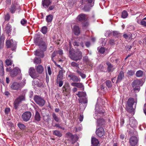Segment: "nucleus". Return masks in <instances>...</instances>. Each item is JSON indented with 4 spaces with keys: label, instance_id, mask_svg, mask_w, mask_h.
I'll return each mask as SVG.
<instances>
[{
    "label": "nucleus",
    "instance_id": "f704fd0d",
    "mask_svg": "<svg viewBox=\"0 0 146 146\" xmlns=\"http://www.w3.org/2000/svg\"><path fill=\"white\" fill-rule=\"evenodd\" d=\"M85 98H79L78 100L79 102L81 104H86L88 102L86 98L85 97Z\"/></svg>",
    "mask_w": 146,
    "mask_h": 146
},
{
    "label": "nucleus",
    "instance_id": "338daca9",
    "mask_svg": "<svg viewBox=\"0 0 146 146\" xmlns=\"http://www.w3.org/2000/svg\"><path fill=\"white\" fill-rule=\"evenodd\" d=\"M134 89V91H139L140 89V88L139 86H135L134 88H133Z\"/></svg>",
    "mask_w": 146,
    "mask_h": 146
},
{
    "label": "nucleus",
    "instance_id": "ddd939ff",
    "mask_svg": "<svg viewBox=\"0 0 146 146\" xmlns=\"http://www.w3.org/2000/svg\"><path fill=\"white\" fill-rule=\"evenodd\" d=\"M73 44L75 48H77L80 46L83 48L84 46L83 42L80 39H78L74 40L73 42Z\"/></svg>",
    "mask_w": 146,
    "mask_h": 146
},
{
    "label": "nucleus",
    "instance_id": "4d7b16f0",
    "mask_svg": "<svg viewBox=\"0 0 146 146\" xmlns=\"http://www.w3.org/2000/svg\"><path fill=\"white\" fill-rule=\"evenodd\" d=\"M54 127H58V128L62 129L63 130H64L65 129L64 127H62L61 126H60V124L58 123H55L54 125Z\"/></svg>",
    "mask_w": 146,
    "mask_h": 146
},
{
    "label": "nucleus",
    "instance_id": "4be33fe9",
    "mask_svg": "<svg viewBox=\"0 0 146 146\" xmlns=\"http://www.w3.org/2000/svg\"><path fill=\"white\" fill-rule=\"evenodd\" d=\"M106 64L108 66L107 68V70L109 72H112L115 70V68H113V66L110 62H107Z\"/></svg>",
    "mask_w": 146,
    "mask_h": 146
},
{
    "label": "nucleus",
    "instance_id": "49530a36",
    "mask_svg": "<svg viewBox=\"0 0 146 146\" xmlns=\"http://www.w3.org/2000/svg\"><path fill=\"white\" fill-rule=\"evenodd\" d=\"M62 80V79H57L56 80L57 83L59 84V86L60 87H61L63 84V82Z\"/></svg>",
    "mask_w": 146,
    "mask_h": 146
},
{
    "label": "nucleus",
    "instance_id": "473e14b6",
    "mask_svg": "<svg viewBox=\"0 0 146 146\" xmlns=\"http://www.w3.org/2000/svg\"><path fill=\"white\" fill-rule=\"evenodd\" d=\"M76 72L82 78L84 79L86 78V75L83 73L82 71H81L78 70H76Z\"/></svg>",
    "mask_w": 146,
    "mask_h": 146
},
{
    "label": "nucleus",
    "instance_id": "9d476101",
    "mask_svg": "<svg viewBox=\"0 0 146 146\" xmlns=\"http://www.w3.org/2000/svg\"><path fill=\"white\" fill-rule=\"evenodd\" d=\"M96 135L100 137H101L104 135L105 131L103 127H100L96 129Z\"/></svg>",
    "mask_w": 146,
    "mask_h": 146
},
{
    "label": "nucleus",
    "instance_id": "dca6fc26",
    "mask_svg": "<svg viewBox=\"0 0 146 146\" xmlns=\"http://www.w3.org/2000/svg\"><path fill=\"white\" fill-rule=\"evenodd\" d=\"M68 77L70 78V80H72L74 82H80V79L74 75V73H72L68 76Z\"/></svg>",
    "mask_w": 146,
    "mask_h": 146
},
{
    "label": "nucleus",
    "instance_id": "680f3d73",
    "mask_svg": "<svg viewBox=\"0 0 146 146\" xmlns=\"http://www.w3.org/2000/svg\"><path fill=\"white\" fill-rule=\"evenodd\" d=\"M56 5L55 4H54L49 7V10L51 11L53 10L55 8Z\"/></svg>",
    "mask_w": 146,
    "mask_h": 146
},
{
    "label": "nucleus",
    "instance_id": "6e6552de",
    "mask_svg": "<svg viewBox=\"0 0 146 146\" xmlns=\"http://www.w3.org/2000/svg\"><path fill=\"white\" fill-rule=\"evenodd\" d=\"M31 113L29 111H27L21 115L22 120L25 122L29 121L31 116Z\"/></svg>",
    "mask_w": 146,
    "mask_h": 146
},
{
    "label": "nucleus",
    "instance_id": "58836bf2",
    "mask_svg": "<svg viewBox=\"0 0 146 146\" xmlns=\"http://www.w3.org/2000/svg\"><path fill=\"white\" fill-rule=\"evenodd\" d=\"M34 62L36 64H39L41 62V59L40 58L36 57L35 58Z\"/></svg>",
    "mask_w": 146,
    "mask_h": 146
},
{
    "label": "nucleus",
    "instance_id": "8fccbe9b",
    "mask_svg": "<svg viewBox=\"0 0 146 146\" xmlns=\"http://www.w3.org/2000/svg\"><path fill=\"white\" fill-rule=\"evenodd\" d=\"M106 84L108 88H111L112 86V84L111 81L110 80H107L106 82Z\"/></svg>",
    "mask_w": 146,
    "mask_h": 146
},
{
    "label": "nucleus",
    "instance_id": "6e6d98bb",
    "mask_svg": "<svg viewBox=\"0 0 146 146\" xmlns=\"http://www.w3.org/2000/svg\"><path fill=\"white\" fill-rule=\"evenodd\" d=\"M83 61L86 63H88L89 62V59L87 56H86L83 58Z\"/></svg>",
    "mask_w": 146,
    "mask_h": 146
},
{
    "label": "nucleus",
    "instance_id": "b1692460",
    "mask_svg": "<svg viewBox=\"0 0 146 146\" xmlns=\"http://www.w3.org/2000/svg\"><path fill=\"white\" fill-rule=\"evenodd\" d=\"M86 15L84 14L79 15L77 17V19L80 21H84L86 19Z\"/></svg>",
    "mask_w": 146,
    "mask_h": 146
},
{
    "label": "nucleus",
    "instance_id": "2eb2a0df",
    "mask_svg": "<svg viewBox=\"0 0 146 146\" xmlns=\"http://www.w3.org/2000/svg\"><path fill=\"white\" fill-rule=\"evenodd\" d=\"M19 6L17 3H12L11 7L9 8V11L12 13H15L16 9H19Z\"/></svg>",
    "mask_w": 146,
    "mask_h": 146
},
{
    "label": "nucleus",
    "instance_id": "a211bd4d",
    "mask_svg": "<svg viewBox=\"0 0 146 146\" xmlns=\"http://www.w3.org/2000/svg\"><path fill=\"white\" fill-rule=\"evenodd\" d=\"M142 85L143 83L141 80L138 79L134 80L132 82V84L133 88L136 86H141Z\"/></svg>",
    "mask_w": 146,
    "mask_h": 146
},
{
    "label": "nucleus",
    "instance_id": "9b49d317",
    "mask_svg": "<svg viewBox=\"0 0 146 146\" xmlns=\"http://www.w3.org/2000/svg\"><path fill=\"white\" fill-rule=\"evenodd\" d=\"M29 75L33 78H35L38 77L35 70L33 67L30 68L29 69Z\"/></svg>",
    "mask_w": 146,
    "mask_h": 146
},
{
    "label": "nucleus",
    "instance_id": "7c9ffc66",
    "mask_svg": "<svg viewBox=\"0 0 146 146\" xmlns=\"http://www.w3.org/2000/svg\"><path fill=\"white\" fill-rule=\"evenodd\" d=\"M41 117L39 113L37 111H36L35 116V120L37 121H39L40 120Z\"/></svg>",
    "mask_w": 146,
    "mask_h": 146
},
{
    "label": "nucleus",
    "instance_id": "5fc2aeb1",
    "mask_svg": "<svg viewBox=\"0 0 146 146\" xmlns=\"http://www.w3.org/2000/svg\"><path fill=\"white\" fill-rule=\"evenodd\" d=\"M127 74L131 76L134 74L135 71L132 70H128Z\"/></svg>",
    "mask_w": 146,
    "mask_h": 146
},
{
    "label": "nucleus",
    "instance_id": "2f4dec72",
    "mask_svg": "<svg viewBox=\"0 0 146 146\" xmlns=\"http://www.w3.org/2000/svg\"><path fill=\"white\" fill-rule=\"evenodd\" d=\"M53 18V15L51 14H49L46 16V21L48 23H51L52 21Z\"/></svg>",
    "mask_w": 146,
    "mask_h": 146
},
{
    "label": "nucleus",
    "instance_id": "aec40b11",
    "mask_svg": "<svg viewBox=\"0 0 146 146\" xmlns=\"http://www.w3.org/2000/svg\"><path fill=\"white\" fill-rule=\"evenodd\" d=\"M124 77V73L123 71H121L119 73L116 81V83L121 82V80L123 79Z\"/></svg>",
    "mask_w": 146,
    "mask_h": 146
},
{
    "label": "nucleus",
    "instance_id": "a878e982",
    "mask_svg": "<svg viewBox=\"0 0 146 146\" xmlns=\"http://www.w3.org/2000/svg\"><path fill=\"white\" fill-rule=\"evenodd\" d=\"M44 70L43 67L41 65H38L36 67V70L39 74L42 73Z\"/></svg>",
    "mask_w": 146,
    "mask_h": 146
},
{
    "label": "nucleus",
    "instance_id": "0eeeda50",
    "mask_svg": "<svg viewBox=\"0 0 146 146\" xmlns=\"http://www.w3.org/2000/svg\"><path fill=\"white\" fill-rule=\"evenodd\" d=\"M6 46L7 48H11L12 50H15L16 48L17 44L12 39L7 40L6 41Z\"/></svg>",
    "mask_w": 146,
    "mask_h": 146
},
{
    "label": "nucleus",
    "instance_id": "20e7f679",
    "mask_svg": "<svg viewBox=\"0 0 146 146\" xmlns=\"http://www.w3.org/2000/svg\"><path fill=\"white\" fill-rule=\"evenodd\" d=\"M33 99L36 103L40 107L43 106L45 104V101L40 96L35 95Z\"/></svg>",
    "mask_w": 146,
    "mask_h": 146
},
{
    "label": "nucleus",
    "instance_id": "39448f33",
    "mask_svg": "<svg viewBox=\"0 0 146 146\" xmlns=\"http://www.w3.org/2000/svg\"><path fill=\"white\" fill-rule=\"evenodd\" d=\"M25 85L22 82H14L11 84V88L12 90H18L21 89Z\"/></svg>",
    "mask_w": 146,
    "mask_h": 146
},
{
    "label": "nucleus",
    "instance_id": "412c9836",
    "mask_svg": "<svg viewBox=\"0 0 146 146\" xmlns=\"http://www.w3.org/2000/svg\"><path fill=\"white\" fill-rule=\"evenodd\" d=\"M129 124L131 127H134L136 126L137 123L133 117H131L129 118Z\"/></svg>",
    "mask_w": 146,
    "mask_h": 146
},
{
    "label": "nucleus",
    "instance_id": "f8f14e48",
    "mask_svg": "<svg viewBox=\"0 0 146 146\" xmlns=\"http://www.w3.org/2000/svg\"><path fill=\"white\" fill-rule=\"evenodd\" d=\"M106 124V121L104 119L100 118L97 120V126H100L102 127H105Z\"/></svg>",
    "mask_w": 146,
    "mask_h": 146
},
{
    "label": "nucleus",
    "instance_id": "864d4df0",
    "mask_svg": "<svg viewBox=\"0 0 146 146\" xmlns=\"http://www.w3.org/2000/svg\"><path fill=\"white\" fill-rule=\"evenodd\" d=\"M10 18V15L9 13H7L5 16V21H9Z\"/></svg>",
    "mask_w": 146,
    "mask_h": 146
},
{
    "label": "nucleus",
    "instance_id": "603ef678",
    "mask_svg": "<svg viewBox=\"0 0 146 146\" xmlns=\"http://www.w3.org/2000/svg\"><path fill=\"white\" fill-rule=\"evenodd\" d=\"M21 23L22 25L25 26L26 25V24H27V21L25 19H23L21 21Z\"/></svg>",
    "mask_w": 146,
    "mask_h": 146
},
{
    "label": "nucleus",
    "instance_id": "7ed1b4c3",
    "mask_svg": "<svg viewBox=\"0 0 146 146\" xmlns=\"http://www.w3.org/2000/svg\"><path fill=\"white\" fill-rule=\"evenodd\" d=\"M62 93L65 96L69 98L70 96L71 89L68 83H65L62 88Z\"/></svg>",
    "mask_w": 146,
    "mask_h": 146
},
{
    "label": "nucleus",
    "instance_id": "f3484780",
    "mask_svg": "<svg viewBox=\"0 0 146 146\" xmlns=\"http://www.w3.org/2000/svg\"><path fill=\"white\" fill-rule=\"evenodd\" d=\"M34 54L40 58H43L44 56V52L41 49H37L35 52Z\"/></svg>",
    "mask_w": 146,
    "mask_h": 146
},
{
    "label": "nucleus",
    "instance_id": "f03ea898",
    "mask_svg": "<svg viewBox=\"0 0 146 146\" xmlns=\"http://www.w3.org/2000/svg\"><path fill=\"white\" fill-rule=\"evenodd\" d=\"M25 100V94L23 93L20 95L15 100L14 102V106L15 109H17L20 104L23 101Z\"/></svg>",
    "mask_w": 146,
    "mask_h": 146
},
{
    "label": "nucleus",
    "instance_id": "3c124183",
    "mask_svg": "<svg viewBox=\"0 0 146 146\" xmlns=\"http://www.w3.org/2000/svg\"><path fill=\"white\" fill-rule=\"evenodd\" d=\"M47 31V28L46 26L43 27L41 29L42 32L44 34L46 33Z\"/></svg>",
    "mask_w": 146,
    "mask_h": 146
},
{
    "label": "nucleus",
    "instance_id": "cd10ccee",
    "mask_svg": "<svg viewBox=\"0 0 146 146\" xmlns=\"http://www.w3.org/2000/svg\"><path fill=\"white\" fill-rule=\"evenodd\" d=\"M0 69H1L0 75L3 76L4 75L3 63V62L1 60H0Z\"/></svg>",
    "mask_w": 146,
    "mask_h": 146
},
{
    "label": "nucleus",
    "instance_id": "e433bc0d",
    "mask_svg": "<svg viewBox=\"0 0 146 146\" xmlns=\"http://www.w3.org/2000/svg\"><path fill=\"white\" fill-rule=\"evenodd\" d=\"M53 134L54 135L59 137H60L62 135V134L59 131L57 130L54 131Z\"/></svg>",
    "mask_w": 146,
    "mask_h": 146
},
{
    "label": "nucleus",
    "instance_id": "e2e57ef3",
    "mask_svg": "<svg viewBox=\"0 0 146 146\" xmlns=\"http://www.w3.org/2000/svg\"><path fill=\"white\" fill-rule=\"evenodd\" d=\"M57 53L58 52L57 51H54L52 54L51 56V58H53L55 57Z\"/></svg>",
    "mask_w": 146,
    "mask_h": 146
},
{
    "label": "nucleus",
    "instance_id": "f257e3e1",
    "mask_svg": "<svg viewBox=\"0 0 146 146\" xmlns=\"http://www.w3.org/2000/svg\"><path fill=\"white\" fill-rule=\"evenodd\" d=\"M82 52L79 49H74L70 48L69 51V56L72 60L77 61L82 58Z\"/></svg>",
    "mask_w": 146,
    "mask_h": 146
},
{
    "label": "nucleus",
    "instance_id": "bf43d9fd",
    "mask_svg": "<svg viewBox=\"0 0 146 146\" xmlns=\"http://www.w3.org/2000/svg\"><path fill=\"white\" fill-rule=\"evenodd\" d=\"M10 111L9 108H6L5 110V112L6 114L8 115Z\"/></svg>",
    "mask_w": 146,
    "mask_h": 146
},
{
    "label": "nucleus",
    "instance_id": "c9c22d12",
    "mask_svg": "<svg viewBox=\"0 0 146 146\" xmlns=\"http://www.w3.org/2000/svg\"><path fill=\"white\" fill-rule=\"evenodd\" d=\"M40 47L41 49V50L44 52L46 51V46L45 44L44 43H42V44L40 45Z\"/></svg>",
    "mask_w": 146,
    "mask_h": 146
},
{
    "label": "nucleus",
    "instance_id": "0e129e2a",
    "mask_svg": "<svg viewBox=\"0 0 146 146\" xmlns=\"http://www.w3.org/2000/svg\"><path fill=\"white\" fill-rule=\"evenodd\" d=\"M124 123V119L121 117L120 119V125L121 126H123V124Z\"/></svg>",
    "mask_w": 146,
    "mask_h": 146
},
{
    "label": "nucleus",
    "instance_id": "a19ab883",
    "mask_svg": "<svg viewBox=\"0 0 146 146\" xmlns=\"http://www.w3.org/2000/svg\"><path fill=\"white\" fill-rule=\"evenodd\" d=\"M5 63L7 66H9L13 64V61L10 59H7L5 61Z\"/></svg>",
    "mask_w": 146,
    "mask_h": 146
},
{
    "label": "nucleus",
    "instance_id": "ea45409f",
    "mask_svg": "<svg viewBox=\"0 0 146 146\" xmlns=\"http://www.w3.org/2000/svg\"><path fill=\"white\" fill-rule=\"evenodd\" d=\"M18 127L22 130H26V127L23 124L19 123L17 124Z\"/></svg>",
    "mask_w": 146,
    "mask_h": 146
},
{
    "label": "nucleus",
    "instance_id": "c756f323",
    "mask_svg": "<svg viewBox=\"0 0 146 146\" xmlns=\"http://www.w3.org/2000/svg\"><path fill=\"white\" fill-rule=\"evenodd\" d=\"M5 29L6 33L9 34L11 32L12 30L11 26L8 23L6 24Z\"/></svg>",
    "mask_w": 146,
    "mask_h": 146
},
{
    "label": "nucleus",
    "instance_id": "1a4fd4ad",
    "mask_svg": "<svg viewBox=\"0 0 146 146\" xmlns=\"http://www.w3.org/2000/svg\"><path fill=\"white\" fill-rule=\"evenodd\" d=\"M21 73V70L17 67L13 68L10 72L11 76L12 77L16 76L18 74Z\"/></svg>",
    "mask_w": 146,
    "mask_h": 146
},
{
    "label": "nucleus",
    "instance_id": "052dcab7",
    "mask_svg": "<svg viewBox=\"0 0 146 146\" xmlns=\"http://www.w3.org/2000/svg\"><path fill=\"white\" fill-rule=\"evenodd\" d=\"M109 43L110 44V45H113L114 44V40L113 39H110L109 42Z\"/></svg>",
    "mask_w": 146,
    "mask_h": 146
},
{
    "label": "nucleus",
    "instance_id": "4468645a",
    "mask_svg": "<svg viewBox=\"0 0 146 146\" xmlns=\"http://www.w3.org/2000/svg\"><path fill=\"white\" fill-rule=\"evenodd\" d=\"M138 142L137 138L134 136L131 137L129 140V143L130 145L132 146H135Z\"/></svg>",
    "mask_w": 146,
    "mask_h": 146
},
{
    "label": "nucleus",
    "instance_id": "c03bdc74",
    "mask_svg": "<svg viewBox=\"0 0 146 146\" xmlns=\"http://www.w3.org/2000/svg\"><path fill=\"white\" fill-rule=\"evenodd\" d=\"M76 87L82 89V90H84V86L81 83H77Z\"/></svg>",
    "mask_w": 146,
    "mask_h": 146
},
{
    "label": "nucleus",
    "instance_id": "72a5a7b5",
    "mask_svg": "<svg viewBox=\"0 0 146 146\" xmlns=\"http://www.w3.org/2000/svg\"><path fill=\"white\" fill-rule=\"evenodd\" d=\"M76 95L79 98H81L82 97H86V94L85 92H78V93L76 94Z\"/></svg>",
    "mask_w": 146,
    "mask_h": 146
},
{
    "label": "nucleus",
    "instance_id": "4c0bfd02",
    "mask_svg": "<svg viewBox=\"0 0 146 146\" xmlns=\"http://www.w3.org/2000/svg\"><path fill=\"white\" fill-rule=\"evenodd\" d=\"M143 74V71L141 70H139L136 72L135 75L137 77H142Z\"/></svg>",
    "mask_w": 146,
    "mask_h": 146
},
{
    "label": "nucleus",
    "instance_id": "bb28decb",
    "mask_svg": "<svg viewBox=\"0 0 146 146\" xmlns=\"http://www.w3.org/2000/svg\"><path fill=\"white\" fill-rule=\"evenodd\" d=\"M52 116L56 122H59L61 121V119L60 117H58L54 113H53L52 114Z\"/></svg>",
    "mask_w": 146,
    "mask_h": 146
},
{
    "label": "nucleus",
    "instance_id": "a18cd8bd",
    "mask_svg": "<svg viewBox=\"0 0 146 146\" xmlns=\"http://www.w3.org/2000/svg\"><path fill=\"white\" fill-rule=\"evenodd\" d=\"M63 70H62L59 71L57 79H62L63 77Z\"/></svg>",
    "mask_w": 146,
    "mask_h": 146
},
{
    "label": "nucleus",
    "instance_id": "13d9d810",
    "mask_svg": "<svg viewBox=\"0 0 146 146\" xmlns=\"http://www.w3.org/2000/svg\"><path fill=\"white\" fill-rule=\"evenodd\" d=\"M99 52L101 54H103L105 52V49L104 47H102L99 50Z\"/></svg>",
    "mask_w": 146,
    "mask_h": 146
},
{
    "label": "nucleus",
    "instance_id": "09e8293b",
    "mask_svg": "<svg viewBox=\"0 0 146 146\" xmlns=\"http://www.w3.org/2000/svg\"><path fill=\"white\" fill-rule=\"evenodd\" d=\"M128 15V13L126 11H124L122 13L121 17L124 19L126 18Z\"/></svg>",
    "mask_w": 146,
    "mask_h": 146
},
{
    "label": "nucleus",
    "instance_id": "5701e85b",
    "mask_svg": "<svg viewBox=\"0 0 146 146\" xmlns=\"http://www.w3.org/2000/svg\"><path fill=\"white\" fill-rule=\"evenodd\" d=\"M73 31L74 34L76 36H78L80 33V28L78 26H75L74 27Z\"/></svg>",
    "mask_w": 146,
    "mask_h": 146
},
{
    "label": "nucleus",
    "instance_id": "79ce46f5",
    "mask_svg": "<svg viewBox=\"0 0 146 146\" xmlns=\"http://www.w3.org/2000/svg\"><path fill=\"white\" fill-rule=\"evenodd\" d=\"M113 36L118 38L121 36V34L118 31H113Z\"/></svg>",
    "mask_w": 146,
    "mask_h": 146
},
{
    "label": "nucleus",
    "instance_id": "774afa93",
    "mask_svg": "<svg viewBox=\"0 0 146 146\" xmlns=\"http://www.w3.org/2000/svg\"><path fill=\"white\" fill-rule=\"evenodd\" d=\"M48 71L49 74L50 75L52 74V72L50 66H48Z\"/></svg>",
    "mask_w": 146,
    "mask_h": 146
},
{
    "label": "nucleus",
    "instance_id": "423d86ee",
    "mask_svg": "<svg viewBox=\"0 0 146 146\" xmlns=\"http://www.w3.org/2000/svg\"><path fill=\"white\" fill-rule=\"evenodd\" d=\"M127 104L129 108H127V111L130 113H133V106L135 103L134 98H129L127 101Z\"/></svg>",
    "mask_w": 146,
    "mask_h": 146
},
{
    "label": "nucleus",
    "instance_id": "6ab92c4d",
    "mask_svg": "<svg viewBox=\"0 0 146 146\" xmlns=\"http://www.w3.org/2000/svg\"><path fill=\"white\" fill-rule=\"evenodd\" d=\"M66 136L70 141L72 142V143H74L76 141L74 139L75 137H74L71 133L70 132L66 134Z\"/></svg>",
    "mask_w": 146,
    "mask_h": 146
},
{
    "label": "nucleus",
    "instance_id": "c85d7f7f",
    "mask_svg": "<svg viewBox=\"0 0 146 146\" xmlns=\"http://www.w3.org/2000/svg\"><path fill=\"white\" fill-rule=\"evenodd\" d=\"M91 142L92 144L94 146H97L99 143L98 139L95 137L92 138Z\"/></svg>",
    "mask_w": 146,
    "mask_h": 146
},
{
    "label": "nucleus",
    "instance_id": "69168bd1",
    "mask_svg": "<svg viewBox=\"0 0 146 146\" xmlns=\"http://www.w3.org/2000/svg\"><path fill=\"white\" fill-rule=\"evenodd\" d=\"M140 24L146 27V21H144V20H142L140 23Z\"/></svg>",
    "mask_w": 146,
    "mask_h": 146
},
{
    "label": "nucleus",
    "instance_id": "37998d69",
    "mask_svg": "<svg viewBox=\"0 0 146 146\" xmlns=\"http://www.w3.org/2000/svg\"><path fill=\"white\" fill-rule=\"evenodd\" d=\"M4 39L2 36H1L0 37V49H2L4 45Z\"/></svg>",
    "mask_w": 146,
    "mask_h": 146
},
{
    "label": "nucleus",
    "instance_id": "de8ad7c7",
    "mask_svg": "<svg viewBox=\"0 0 146 146\" xmlns=\"http://www.w3.org/2000/svg\"><path fill=\"white\" fill-rule=\"evenodd\" d=\"M71 66L74 67H77L79 68V64L74 62H72L70 63Z\"/></svg>",
    "mask_w": 146,
    "mask_h": 146
},
{
    "label": "nucleus",
    "instance_id": "393cba45",
    "mask_svg": "<svg viewBox=\"0 0 146 146\" xmlns=\"http://www.w3.org/2000/svg\"><path fill=\"white\" fill-rule=\"evenodd\" d=\"M51 3L50 0H42V4L44 7L46 6L48 7Z\"/></svg>",
    "mask_w": 146,
    "mask_h": 146
}]
</instances>
